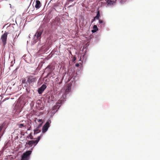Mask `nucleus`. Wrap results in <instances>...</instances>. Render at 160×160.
Segmentation results:
<instances>
[{
	"mask_svg": "<svg viewBox=\"0 0 160 160\" xmlns=\"http://www.w3.org/2000/svg\"><path fill=\"white\" fill-rule=\"evenodd\" d=\"M56 20H57L58 21H59L60 19L59 18H58Z\"/></svg>",
	"mask_w": 160,
	"mask_h": 160,
	"instance_id": "24",
	"label": "nucleus"
},
{
	"mask_svg": "<svg viewBox=\"0 0 160 160\" xmlns=\"http://www.w3.org/2000/svg\"><path fill=\"white\" fill-rule=\"evenodd\" d=\"M41 131V128H36L34 130V134H36L40 132Z\"/></svg>",
	"mask_w": 160,
	"mask_h": 160,
	"instance_id": "11",
	"label": "nucleus"
},
{
	"mask_svg": "<svg viewBox=\"0 0 160 160\" xmlns=\"http://www.w3.org/2000/svg\"><path fill=\"white\" fill-rule=\"evenodd\" d=\"M76 66L78 67L79 66V64L78 63H77L76 64Z\"/></svg>",
	"mask_w": 160,
	"mask_h": 160,
	"instance_id": "23",
	"label": "nucleus"
},
{
	"mask_svg": "<svg viewBox=\"0 0 160 160\" xmlns=\"http://www.w3.org/2000/svg\"><path fill=\"white\" fill-rule=\"evenodd\" d=\"M36 81L37 78L36 77L32 76H28L27 82L29 84H33Z\"/></svg>",
	"mask_w": 160,
	"mask_h": 160,
	"instance_id": "3",
	"label": "nucleus"
},
{
	"mask_svg": "<svg viewBox=\"0 0 160 160\" xmlns=\"http://www.w3.org/2000/svg\"><path fill=\"white\" fill-rule=\"evenodd\" d=\"M62 81L59 82V84H61L62 83Z\"/></svg>",
	"mask_w": 160,
	"mask_h": 160,
	"instance_id": "27",
	"label": "nucleus"
},
{
	"mask_svg": "<svg viewBox=\"0 0 160 160\" xmlns=\"http://www.w3.org/2000/svg\"><path fill=\"white\" fill-rule=\"evenodd\" d=\"M49 67H47L46 68V69L45 70H46L47 69H48V68H49Z\"/></svg>",
	"mask_w": 160,
	"mask_h": 160,
	"instance_id": "26",
	"label": "nucleus"
},
{
	"mask_svg": "<svg viewBox=\"0 0 160 160\" xmlns=\"http://www.w3.org/2000/svg\"><path fill=\"white\" fill-rule=\"evenodd\" d=\"M8 33L6 32L2 35L1 39L2 43V46H5L7 43V40Z\"/></svg>",
	"mask_w": 160,
	"mask_h": 160,
	"instance_id": "2",
	"label": "nucleus"
},
{
	"mask_svg": "<svg viewBox=\"0 0 160 160\" xmlns=\"http://www.w3.org/2000/svg\"><path fill=\"white\" fill-rule=\"evenodd\" d=\"M74 0H69V1L71 2H73Z\"/></svg>",
	"mask_w": 160,
	"mask_h": 160,
	"instance_id": "28",
	"label": "nucleus"
},
{
	"mask_svg": "<svg viewBox=\"0 0 160 160\" xmlns=\"http://www.w3.org/2000/svg\"><path fill=\"white\" fill-rule=\"evenodd\" d=\"M31 141H32V145H33L34 146H35L38 143V141H37L36 140H31Z\"/></svg>",
	"mask_w": 160,
	"mask_h": 160,
	"instance_id": "14",
	"label": "nucleus"
},
{
	"mask_svg": "<svg viewBox=\"0 0 160 160\" xmlns=\"http://www.w3.org/2000/svg\"><path fill=\"white\" fill-rule=\"evenodd\" d=\"M96 16L98 17L99 18L100 16L99 11H98L97 14V15Z\"/></svg>",
	"mask_w": 160,
	"mask_h": 160,
	"instance_id": "17",
	"label": "nucleus"
},
{
	"mask_svg": "<svg viewBox=\"0 0 160 160\" xmlns=\"http://www.w3.org/2000/svg\"><path fill=\"white\" fill-rule=\"evenodd\" d=\"M55 106H54L53 107V109H54L55 108Z\"/></svg>",
	"mask_w": 160,
	"mask_h": 160,
	"instance_id": "29",
	"label": "nucleus"
},
{
	"mask_svg": "<svg viewBox=\"0 0 160 160\" xmlns=\"http://www.w3.org/2000/svg\"><path fill=\"white\" fill-rule=\"evenodd\" d=\"M76 59V58L75 57H74L73 59V61L74 62Z\"/></svg>",
	"mask_w": 160,
	"mask_h": 160,
	"instance_id": "22",
	"label": "nucleus"
},
{
	"mask_svg": "<svg viewBox=\"0 0 160 160\" xmlns=\"http://www.w3.org/2000/svg\"><path fill=\"white\" fill-rule=\"evenodd\" d=\"M42 33V31H41L40 30H38L37 32L34 36H37V38L38 39H40L41 38V35Z\"/></svg>",
	"mask_w": 160,
	"mask_h": 160,
	"instance_id": "6",
	"label": "nucleus"
},
{
	"mask_svg": "<svg viewBox=\"0 0 160 160\" xmlns=\"http://www.w3.org/2000/svg\"><path fill=\"white\" fill-rule=\"evenodd\" d=\"M42 124V122L41 123L39 124L38 125V126L37 127L38 128H41Z\"/></svg>",
	"mask_w": 160,
	"mask_h": 160,
	"instance_id": "16",
	"label": "nucleus"
},
{
	"mask_svg": "<svg viewBox=\"0 0 160 160\" xmlns=\"http://www.w3.org/2000/svg\"><path fill=\"white\" fill-rule=\"evenodd\" d=\"M22 122H23V123H21L19 125V128H22V127H26L27 126L26 122L25 121H22Z\"/></svg>",
	"mask_w": 160,
	"mask_h": 160,
	"instance_id": "8",
	"label": "nucleus"
},
{
	"mask_svg": "<svg viewBox=\"0 0 160 160\" xmlns=\"http://www.w3.org/2000/svg\"><path fill=\"white\" fill-rule=\"evenodd\" d=\"M67 88L65 90V92H68L69 91V87H67Z\"/></svg>",
	"mask_w": 160,
	"mask_h": 160,
	"instance_id": "19",
	"label": "nucleus"
},
{
	"mask_svg": "<svg viewBox=\"0 0 160 160\" xmlns=\"http://www.w3.org/2000/svg\"><path fill=\"white\" fill-rule=\"evenodd\" d=\"M38 122H41V123L42 122V119H38Z\"/></svg>",
	"mask_w": 160,
	"mask_h": 160,
	"instance_id": "20",
	"label": "nucleus"
},
{
	"mask_svg": "<svg viewBox=\"0 0 160 160\" xmlns=\"http://www.w3.org/2000/svg\"><path fill=\"white\" fill-rule=\"evenodd\" d=\"M46 86L45 84H43L41 87L38 88V93L41 94L44 90L46 88Z\"/></svg>",
	"mask_w": 160,
	"mask_h": 160,
	"instance_id": "5",
	"label": "nucleus"
},
{
	"mask_svg": "<svg viewBox=\"0 0 160 160\" xmlns=\"http://www.w3.org/2000/svg\"><path fill=\"white\" fill-rule=\"evenodd\" d=\"M31 152V151H28L23 153L22 156L21 160H28Z\"/></svg>",
	"mask_w": 160,
	"mask_h": 160,
	"instance_id": "1",
	"label": "nucleus"
},
{
	"mask_svg": "<svg viewBox=\"0 0 160 160\" xmlns=\"http://www.w3.org/2000/svg\"><path fill=\"white\" fill-rule=\"evenodd\" d=\"M94 18H95V19H98V20L99 19V18L98 17H97L96 16Z\"/></svg>",
	"mask_w": 160,
	"mask_h": 160,
	"instance_id": "21",
	"label": "nucleus"
},
{
	"mask_svg": "<svg viewBox=\"0 0 160 160\" xmlns=\"http://www.w3.org/2000/svg\"><path fill=\"white\" fill-rule=\"evenodd\" d=\"M95 19H95V18H93V20H92V22L93 21H95Z\"/></svg>",
	"mask_w": 160,
	"mask_h": 160,
	"instance_id": "25",
	"label": "nucleus"
},
{
	"mask_svg": "<svg viewBox=\"0 0 160 160\" xmlns=\"http://www.w3.org/2000/svg\"><path fill=\"white\" fill-rule=\"evenodd\" d=\"M51 123L50 120H48L47 121L45 125H44L42 128V133H44L46 132L48 128L50 126V124Z\"/></svg>",
	"mask_w": 160,
	"mask_h": 160,
	"instance_id": "4",
	"label": "nucleus"
},
{
	"mask_svg": "<svg viewBox=\"0 0 160 160\" xmlns=\"http://www.w3.org/2000/svg\"><path fill=\"white\" fill-rule=\"evenodd\" d=\"M41 139V136L38 137L37 139L36 140L37 141H38V142Z\"/></svg>",
	"mask_w": 160,
	"mask_h": 160,
	"instance_id": "18",
	"label": "nucleus"
},
{
	"mask_svg": "<svg viewBox=\"0 0 160 160\" xmlns=\"http://www.w3.org/2000/svg\"><path fill=\"white\" fill-rule=\"evenodd\" d=\"M24 82V81H22V83L23 82Z\"/></svg>",
	"mask_w": 160,
	"mask_h": 160,
	"instance_id": "31",
	"label": "nucleus"
},
{
	"mask_svg": "<svg viewBox=\"0 0 160 160\" xmlns=\"http://www.w3.org/2000/svg\"><path fill=\"white\" fill-rule=\"evenodd\" d=\"M117 0H108L107 3L108 4L110 5L113 4V3H115Z\"/></svg>",
	"mask_w": 160,
	"mask_h": 160,
	"instance_id": "10",
	"label": "nucleus"
},
{
	"mask_svg": "<svg viewBox=\"0 0 160 160\" xmlns=\"http://www.w3.org/2000/svg\"><path fill=\"white\" fill-rule=\"evenodd\" d=\"M31 139H32V137L31 138Z\"/></svg>",
	"mask_w": 160,
	"mask_h": 160,
	"instance_id": "30",
	"label": "nucleus"
},
{
	"mask_svg": "<svg viewBox=\"0 0 160 160\" xmlns=\"http://www.w3.org/2000/svg\"><path fill=\"white\" fill-rule=\"evenodd\" d=\"M3 128L4 129L6 128V123H3L1 126V131Z\"/></svg>",
	"mask_w": 160,
	"mask_h": 160,
	"instance_id": "12",
	"label": "nucleus"
},
{
	"mask_svg": "<svg viewBox=\"0 0 160 160\" xmlns=\"http://www.w3.org/2000/svg\"><path fill=\"white\" fill-rule=\"evenodd\" d=\"M32 142L31 141H31H27L26 142V144H28L31 146L32 145Z\"/></svg>",
	"mask_w": 160,
	"mask_h": 160,
	"instance_id": "15",
	"label": "nucleus"
},
{
	"mask_svg": "<svg viewBox=\"0 0 160 160\" xmlns=\"http://www.w3.org/2000/svg\"><path fill=\"white\" fill-rule=\"evenodd\" d=\"M93 29L92 30V32L93 33L95 32L98 30V28L96 25H94L93 26Z\"/></svg>",
	"mask_w": 160,
	"mask_h": 160,
	"instance_id": "9",
	"label": "nucleus"
},
{
	"mask_svg": "<svg viewBox=\"0 0 160 160\" xmlns=\"http://www.w3.org/2000/svg\"><path fill=\"white\" fill-rule=\"evenodd\" d=\"M99 23L100 24H102V25L103 26H104L105 24V22H104V21L101 19L99 20Z\"/></svg>",
	"mask_w": 160,
	"mask_h": 160,
	"instance_id": "13",
	"label": "nucleus"
},
{
	"mask_svg": "<svg viewBox=\"0 0 160 160\" xmlns=\"http://www.w3.org/2000/svg\"><path fill=\"white\" fill-rule=\"evenodd\" d=\"M36 4L35 5V7L37 9H38L41 7L42 4L38 0H37L35 1Z\"/></svg>",
	"mask_w": 160,
	"mask_h": 160,
	"instance_id": "7",
	"label": "nucleus"
}]
</instances>
